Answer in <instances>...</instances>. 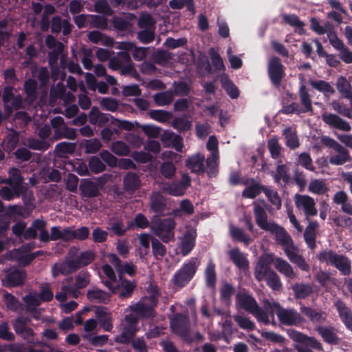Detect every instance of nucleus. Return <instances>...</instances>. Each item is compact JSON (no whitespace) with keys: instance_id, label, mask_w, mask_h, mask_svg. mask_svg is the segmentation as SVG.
Segmentation results:
<instances>
[{"instance_id":"obj_1","label":"nucleus","mask_w":352,"mask_h":352,"mask_svg":"<svg viewBox=\"0 0 352 352\" xmlns=\"http://www.w3.org/2000/svg\"><path fill=\"white\" fill-rule=\"evenodd\" d=\"M199 265L200 262L197 257L190 258L176 271L171 279L173 285L178 289L184 287L193 278Z\"/></svg>"},{"instance_id":"obj_2","label":"nucleus","mask_w":352,"mask_h":352,"mask_svg":"<svg viewBox=\"0 0 352 352\" xmlns=\"http://www.w3.org/2000/svg\"><path fill=\"white\" fill-rule=\"evenodd\" d=\"M138 317L134 313L124 316L122 333L118 336L116 341L123 344H129L139 330Z\"/></svg>"},{"instance_id":"obj_3","label":"nucleus","mask_w":352,"mask_h":352,"mask_svg":"<svg viewBox=\"0 0 352 352\" xmlns=\"http://www.w3.org/2000/svg\"><path fill=\"white\" fill-rule=\"evenodd\" d=\"M175 226L176 223L173 218L160 219L157 221L152 223L151 229L157 236L167 243L174 239Z\"/></svg>"},{"instance_id":"obj_4","label":"nucleus","mask_w":352,"mask_h":352,"mask_svg":"<svg viewBox=\"0 0 352 352\" xmlns=\"http://www.w3.org/2000/svg\"><path fill=\"white\" fill-rule=\"evenodd\" d=\"M267 74L272 85L278 88L285 76V67L280 58L273 56L267 64Z\"/></svg>"},{"instance_id":"obj_5","label":"nucleus","mask_w":352,"mask_h":352,"mask_svg":"<svg viewBox=\"0 0 352 352\" xmlns=\"http://www.w3.org/2000/svg\"><path fill=\"white\" fill-rule=\"evenodd\" d=\"M172 331L184 340H188L190 335L189 320L186 316L177 313L170 319Z\"/></svg>"},{"instance_id":"obj_6","label":"nucleus","mask_w":352,"mask_h":352,"mask_svg":"<svg viewBox=\"0 0 352 352\" xmlns=\"http://www.w3.org/2000/svg\"><path fill=\"white\" fill-rule=\"evenodd\" d=\"M109 261L116 269L120 280L124 279L125 274L129 276H134L137 272V267L132 262L122 263L120 258L116 254H109L108 255Z\"/></svg>"},{"instance_id":"obj_7","label":"nucleus","mask_w":352,"mask_h":352,"mask_svg":"<svg viewBox=\"0 0 352 352\" xmlns=\"http://www.w3.org/2000/svg\"><path fill=\"white\" fill-rule=\"evenodd\" d=\"M157 300L155 296H149L142 299L135 305L131 306L133 313H136L140 317L150 318L153 316L154 307L157 305Z\"/></svg>"},{"instance_id":"obj_8","label":"nucleus","mask_w":352,"mask_h":352,"mask_svg":"<svg viewBox=\"0 0 352 352\" xmlns=\"http://www.w3.org/2000/svg\"><path fill=\"white\" fill-rule=\"evenodd\" d=\"M276 315L279 322L286 326H298L305 321L300 314L294 309L280 308Z\"/></svg>"},{"instance_id":"obj_9","label":"nucleus","mask_w":352,"mask_h":352,"mask_svg":"<svg viewBox=\"0 0 352 352\" xmlns=\"http://www.w3.org/2000/svg\"><path fill=\"white\" fill-rule=\"evenodd\" d=\"M27 277L25 270L19 268H10L5 271L3 285L6 287H18L23 285Z\"/></svg>"},{"instance_id":"obj_10","label":"nucleus","mask_w":352,"mask_h":352,"mask_svg":"<svg viewBox=\"0 0 352 352\" xmlns=\"http://www.w3.org/2000/svg\"><path fill=\"white\" fill-rule=\"evenodd\" d=\"M294 201L296 208L302 209L307 220L311 217L317 215L318 210L316 208V202L311 197L306 195L296 194Z\"/></svg>"},{"instance_id":"obj_11","label":"nucleus","mask_w":352,"mask_h":352,"mask_svg":"<svg viewBox=\"0 0 352 352\" xmlns=\"http://www.w3.org/2000/svg\"><path fill=\"white\" fill-rule=\"evenodd\" d=\"M289 337L295 342H299L307 347H311L319 351H323L322 344L314 337H309L298 331L291 329L287 330Z\"/></svg>"},{"instance_id":"obj_12","label":"nucleus","mask_w":352,"mask_h":352,"mask_svg":"<svg viewBox=\"0 0 352 352\" xmlns=\"http://www.w3.org/2000/svg\"><path fill=\"white\" fill-rule=\"evenodd\" d=\"M149 199V208L153 212L157 214L159 216L166 214V212L168 210L167 199L161 192H153Z\"/></svg>"},{"instance_id":"obj_13","label":"nucleus","mask_w":352,"mask_h":352,"mask_svg":"<svg viewBox=\"0 0 352 352\" xmlns=\"http://www.w3.org/2000/svg\"><path fill=\"white\" fill-rule=\"evenodd\" d=\"M244 185L250 184L242 191V197L245 199H254L258 196L261 192L267 194V190L269 186L263 185L259 182L253 178L247 179Z\"/></svg>"},{"instance_id":"obj_14","label":"nucleus","mask_w":352,"mask_h":352,"mask_svg":"<svg viewBox=\"0 0 352 352\" xmlns=\"http://www.w3.org/2000/svg\"><path fill=\"white\" fill-rule=\"evenodd\" d=\"M334 307L338 316L346 329L352 332V310L347 306L345 302L341 299H337L334 302Z\"/></svg>"},{"instance_id":"obj_15","label":"nucleus","mask_w":352,"mask_h":352,"mask_svg":"<svg viewBox=\"0 0 352 352\" xmlns=\"http://www.w3.org/2000/svg\"><path fill=\"white\" fill-rule=\"evenodd\" d=\"M272 258L270 255L262 256L259 258L254 270V277L258 281L265 279L272 272L271 264Z\"/></svg>"},{"instance_id":"obj_16","label":"nucleus","mask_w":352,"mask_h":352,"mask_svg":"<svg viewBox=\"0 0 352 352\" xmlns=\"http://www.w3.org/2000/svg\"><path fill=\"white\" fill-rule=\"evenodd\" d=\"M102 184L95 182L91 179H81L79 185L80 195L87 198L97 197L100 195V189Z\"/></svg>"},{"instance_id":"obj_17","label":"nucleus","mask_w":352,"mask_h":352,"mask_svg":"<svg viewBox=\"0 0 352 352\" xmlns=\"http://www.w3.org/2000/svg\"><path fill=\"white\" fill-rule=\"evenodd\" d=\"M322 121L331 128H334L342 131H350L351 125L348 122L341 118L334 113H323L322 115Z\"/></svg>"},{"instance_id":"obj_18","label":"nucleus","mask_w":352,"mask_h":352,"mask_svg":"<svg viewBox=\"0 0 352 352\" xmlns=\"http://www.w3.org/2000/svg\"><path fill=\"white\" fill-rule=\"evenodd\" d=\"M258 303L255 298L246 292H239L236 295V305L250 314L257 306Z\"/></svg>"},{"instance_id":"obj_19","label":"nucleus","mask_w":352,"mask_h":352,"mask_svg":"<svg viewBox=\"0 0 352 352\" xmlns=\"http://www.w3.org/2000/svg\"><path fill=\"white\" fill-rule=\"evenodd\" d=\"M228 255L230 261L235 266L242 271H246L249 268V261L244 253L241 252L239 248H234L228 251Z\"/></svg>"},{"instance_id":"obj_20","label":"nucleus","mask_w":352,"mask_h":352,"mask_svg":"<svg viewBox=\"0 0 352 352\" xmlns=\"http://www.w3.org/2000/svg\"><path fill=\"white\" fill-rule=\"evenodd\" d=\"M97 322L105 331L111 332L113 329L111 313L107 311L105 307H98L95 311Z\"/></svg>"},{"instance_id":"obj_21","label":"nucleus","mask_w":352,"mask_h":352,"mask_svg":"<svg viewBox=\"0 0 352 352\" xmlns=\"http://www.w3.org/2000/svg\"><path fill=\"white\" fill-rule=\"evenodd\" d=\"M318 333L322 337L324 342L331 345H337L340 338L336 334V329L331 326H319L316 328Z\"/></svg>"},{"instance_id":"obj_22","label":"nucleus","mask_w":352,"mask_h":352,"mask_svg":"<svg viewBox=\"0 0 352 352\" xmlns=\"http://www.w3.org/2000/svg\"><path fill=\"white\" fill-rule=\"evenodd\" d=\"M267 231H270L271 233L274 234L275 240L282 247L287 245L289 243L291 244V242L293 241L291 236L285 229L276 223L272 224Z\"/></svg>"},{"instance_id":"obj_23","label":"nucleus","mask_w":352,"mask_h":352,"mask_svg":"<svg viewBox=\"0 0 352 352\" xmlns=\"http://www.w3.org/2000/svg\"><path fill=\"white\" fill-rule=\"evenodd\" d=\"M197 232L195 230H187L181 240V254L188 256L195 246Z\"/></svg>"},{"instance_id":"obj_24","label":"nucleus","mask_w":352,"mask_h":352,"mask_svg":"<svg viewBox=\"0 0 352 352\" xmlns=\"http://www.w3.org/2000/svg\"><path fill=\"white\" fill-rule=\"evenodd\" d=\"M78 270V266L72 260L65 261L60 264L56 263L52 267V274L54 277L60 274L69 275Z\"/></svg>"},{"instance_id":"obj_25","label":"nucleus","mask_w":352,"mask_h":352,"mask_svg":"<svg viewBox=\"0 0 352 352\" xmlns=\"http://www.w3.org/2000/svg\"><path fill=\"white\" fill-rule=\"evenodd\" d=\"M254 214L256 224L263 230L267 231L271 225L274 223V222H267V214L259 204H254Z\"/></svg>"},{"instance_id":"obj_26","label":"nucleus","mask_w":352,"mask_h":352,"mask_svg":"<svg viewBox=\"0 0 352 352\" xmlns=\"http://www.w3.org/2000/svg\"><path fill=\"white\" fill-rule=\"evenodd\" d=\"M204 160L205 157L203 155L197 154L188 157L186 160V166L188 168L191 170L192 173L200 175L205 172L204 164Z\"/></svg>"},{"instance_id":"obj_27","label":"nucleus","mask_w":352,"mask_h":352,"mask_svg":"<svg viewBox=\"0 0 352 352\" xmlns=\"http://www.w3.org/2000/svg\"><path fill=\"white\" fill-rule=\"evenodd\" d=\"M139 175L133 172L127 173L123 178V186L125 191L134 192L140 187Z\"/></svg>"},{"instance_id":"obj_28","label":"nucleus","mask_w":352,"mask_h":352,"mask_svg":"<svg viewBox=\"0 0 352 352\" xmlns=\"http://www.w3.org/2000/svg\"><path fill=\"white\" fill-rule=\"evenodd\" d=\"M335 151L337 154L331 156L329 160V162L331 165L341 166L346 162H351V159L349 152L342 145L335 150Z\"/></svg>"},{"instance_id":"obj_29","label":"nucleus","mask_w":352,"mask_h":352,"mask_svg":"<svg viewBox=\"0 0 352 352\" xmlns=\"http://www.w3.org/2000/svg\"><path fill=\"white\" fill-rule=\"evenodd\" d=\"M136 287V285L131 280L124 278L120 280V283L116 285L117 293L120 298L124 299L130 298Z\"/></svg>"},{"instance_id":"obj_30","label":"nucleus","mask_w":352,"mask_h":352,"mask_svg":"<svg viewBox=\"0 0 352 352\" xmlns=\"http://www.w3.org/2000/svg\"><path fill=\"white\" fill-rule=\"evenodd\" d=\"M87 298L89 301L97 303L107 304L111 300L110 294L99 289L88 290Z\"/></svg>"},{"instance_id":"obj_31","label":"nucleus","mask_w":352,"mask_h":352,"mask_svg":"<svg viewBox=\"0 0 352 352\" xmlns=\"http://www.w3.org/2000/svg\"><path fill=\"white\" fill-rule=\"evenodd\" d=\"M318 227L316 221H309L304 232V239L307 246L314 250L316 248V229Z\"/></svg>"},{"instance_id":"obj_32","label":"nucleus","mask_w":352,"mask_h":352,"mask_svg":"<svg viewBox=\"0 0 352 352\" xmlns=\"http://www.w3.org/2000/svg\"><path fill=\"white\" fill-rule=\"evenodd\" d=\"M8 175L13 182L12 188L16 190H20L26 193L27 188L23 185L24 179L21 175V170L17 168L12 167L9 170Z\"/></svg>"},{"instance_id":"obj_33","label":"nucleus","mask_w":352,"mask_h":352,"mask_svg":"<svg viewBox=\"0 0 352 352\" xmlns=\"http://www.w3.org/2000/svg\"><path fill=\"white\" fill-rule=\"evenodd\" d=\"M296 299H305L313 292V288L309 284L296 283L292 286Z\"/></svg>"},{"instance_id":"obj_34","label":"nucleus","mask_w":352,"mask_h":352,"mask_svg":"<svg viewBox=\"0 0 352 352\" xmlns=\"http://www.w3.org/2000/svg\"><path fill=\"white\" fill-rule=\"evenodd\" d=\"M300 102L303 106L302 112H312V101L308 90L305 85H302L299 88L298 91Z\"/></svg>"},{"instance_id":"obj_35","label":"nucleus","mask_w":352,"mask_h":352,"mask_svg":"<svg viewBox=\"0 0 352 352\" xmlns=\"http://www.w3.org/2000/svg\"><path fill=\"white\" fill-rule=\"evenodd\" d=\"M283 21L292 27H294L298 30L300 35L305 34L304 28L305 23L300 20L299 17L295 14H284L283 16Z\"/></svg>"},{"instance_id":"obj_36","label":"nucleus","mask_w":352,"mask_h":352,"mask_svg":"<svg viewBox=\"0 0 352 352\" xmlns=\"http://www.w3.org/2000/svg\"><path fill=\"white\" fill-rule=\"evenodd\" d=\"M274 267L281 274L289 278H294L295 274L290 264L280 258H276L274 261Z\"/></svg>"},{"instance_id":"obj_37","label":"nucleus","mask_w":352,"mask_h":352,"mask_svg":"<svg viewBox=\"0 0 352 352\" xmlns=\"http://www.w3.org/2000/svg\"><path fill=\"white\" fill-rule=\"evenodd\" d=\"M230 231L232 239L235 241L241 242L245 245H250L252 241V239L245 233L244 230L239 227L232 226L230 227Z\"/></svg>"},{"instance_id":"obj_38","label":"nucleus","mask_w":352,"mask_h":352,"mask_svg":"<svg viewBox=\"0 0 352 352\" xmlns=\"http://www.w3.org/2000/svg\"><path fill=\"white\" fill-rule=\"evenodd\" d=\"M300 309L313 323H322L326 319L325 317L322 316L320 312L317 311L313 308L302 305Z\"/></svg>"},{"instance_id":"obj_39","label":"nucleus","mask_w":352,"mask_h":352,"mask_svg":"<svg viewBox=\"0 0 352 352\" xmlns=\"http://www.w3.org/2000/svg\"><path fill=\"white\" fill-rule=\"evenodd\" d=\"M206 283L208 287L214 288L217 281V275L215 272V264L210 261L206 266L205 271Z\"/></svg>"},{"instance_id":"obj_40","label":"nucleus","mask_w":352,"mask_h":352,"mask_svg":"<svg viewBox=\"0 0 352 352\" xmlns=\"http://www.w3.org/2000/svg\"><path fill=\"white\" fill-rule=\"evenodd\" d=\"M235 293V288L227 282L224 283L220 289L221 301L229 305L231 303V298Z\"/></svg>"},{"instance_id":"obj_41","label":"nucleus","mask_w":352,"mask_h":352,"mask_svg":"<svg viewBox=\"0 0 352 352\" xmlns=\"http://www.w3.org/2000/svg\"><path fill=\"white\" fill-rule=\"evenodd\" d=\"M95 259V254L91 250H87L80 254L76 258L74 259L76 265L78 269L87 266Z\"/></svg>"},{"instance_id":"obj_42","label":"nucleus","mask_w":352,"mask_h":352,"mask_svg":"<svg viewBox=\"0 0 352 352\" xmlns=\"http://www.w3.org/2000/svg\"><path fill=\"white\" fill-rule=\"evenodd\" d=\"M333 266L341 272L343 275H349L351 272V263L349 259L343 255H338Z\"/></svg>"},{"instance_id":"obj_43","label":"nucleus","mask_w":352,"mask_h":352,"mask_svg":"<svg viewBox=\"0 0 352 352\" xmlns=\"http://www.w3.org/2000/svg\"><path fill=\"white\" fill-rule=\"evenodd\" d=\"M149 226V221L142 213L137 214L131 221L127 223V229L131 230L134 227L145 229Z\"/></svg>"},{"instance_id":"obj_44","label":"nucleus","mask_w":352,"mask_h":352,"mask_svg":"<svg viewBox=\"0 0 352 352\" xmlns=\"http://www.w3.org/2000/svg\"><path fill=\"white\" fill-rule=\"evenodd\" d=\"M153 100L157 106L168 105L173 102V94L171 91L159 92L153 96Z\"/></svg>"},{"instance_id":"obj_45","label":"nucleus","mask_w":352,"mask_h":352,"mask_svg":"<svg viewBox=\"0 0 352 352\" xmlns=\"http://www.w3.org/2000/svg\"><path fill=\"white\" fill-rule=\"evenodd\" d=\"M151 248L156 260H161L166 254V248L156 238H151Z\"/></svg>"},{"instance_id":"obj_46","label":"nucleus","mask_w":352,"mask_h":352,"mask_svg":"<svg viewBox=\"0 0 352 352\" xmlns=\"http://www.w3.org/2000/svg\"><path fill=\"white\" fill-rule=\"evenodd\" d=\"M283 135L285 138L286 145L292 149H295L299 146V142L297 135L292 130L291 127H287L283 131Z\"/></svg>"},{"instance_id":"obj_47","label":"nucleus","mask_w":352,"mask_h":352,"mask_svg":"<svg viewBox=\"0 0 352 352\" xmlns=\"http://www.w3.org/2000/svg\"><path fill=\"white\" fill-rule=\"evenodd\" d=\"M219 159V155L217 153H212V155L206 159V167H207V174L208 177H215L218 173V163L217 160Z\"/></svg>"},{"instance_id":"obj_48","label":"nucleus","mask_w":352,"mask_h":352,"mask_svg":"<svg viewBox=\"0 0 352 352\" xmlns=\"http://www.w3.org/2000/svg\"><path fill=\"white\" fill-rule=\"evenodd\" d=\"M34 226L38 230V232H39L38 238L40 241L43 243H49L51 241V235L46 229L47 221L43 219H41L40 221L34 223Z\"/></svg>"},{"instance_id":"obj_49","label":"nucleus","mask_w":352,"mask_h":352,"mask_svg":"<svg viewBox=\"0 0 352 352\" xmlns=\"http://www.w3.org/2000/svg\"><path fill=\"white\" fill-rule=\"evenodd\" d=\"M274 179L276 184H279L281 179L285 184L289 182L290 177L286 165L280 164L277 166L276 173L274 175Z\"/></svg>"},{"instance_id":"obj_50","label":"nucleus","mask_w":352,"mask_h":352,"mask_svg":"<svg viewBox=\"0 0 352 352\" xmlns=\"http://www.w3.org/2000/svg\"><path fill=\"white\" fill-rule=\"evenodd\" d=\"M310 84L313 88L324 94H333L335 93L333 87L327 81L322 80H311Z\"/></svg>"},{"instance_id":"obj_51","label":"nucleus","mask_w":352,"mask_h":352,"mask_svg":"<svg viewBox=\"0 0 352 352\" xmlns=\"http://www.w3.org/2000/svg\"><path fill=\"white\" fill-rule=\"evenodd\" d=\"M88 22H89L94 28L101 29L102 30L108 28V21L104 16L88 15Z\"/></svg>"},{"instance_id":"obj_52","label":"nucleus","mask_w":352,"mask_h":352,"mask_svg":"<svg viewBox=\"0 0 352 352\" xmlns=\"http://www.w3.org/2000/svg\"><path fill=\"white\" fill-rule=\"evenodd\" d=\"M28 146L33 150L45 151L50 148V144L47 140L31 138L28 140Z\"/></svg>"},{"instance_id":"obj_53","label":"nucleus","mask_w":352,"mask_h":352,"mask_svg":"<svg viewBox=\"0 0 352 352\" xmlns=\"http://www.w3.org/2000/svg\"><path fill=\"white\" fill-rule=\"evenodd\" d=\"M25 192L19 190H14L8 186H3L0 189V197L7 201H10L15 197H19L21 195H24Z\"/></svg>"},{"instance_id":"obj_54","label":"nucleus","mask_w":352,"mask_h":352,"mask_svg":"<svg viewBox=\"0 0 352 352\" xmlns=\"http://www.w3.org/2000/svg\"><path fill=\"white\" fill-rule=\"evenodd\" d=\"M88 166L91 173L98 174L105 170V164L97 156H92L89 160Z\"/></svg>"},{"instance_id":"obj_55","label":"nucleus","mask_w":352,"mask_h":352,"mask_svg":"<svg viewBox=\"0 0 352 352\" xmlns=\"http://www.w3.org/2000/svg\"><path fill=\"white\" fill-rule=\"evenodd\" d=\"M111 150L119 156H126L129 154V146L123 141H116L111 144Z\"/></svg>"},{"instance_id":"obj_56","label":"nucleus","mask_w":352,"mask_h":352,"mask_svg":"<svg viewBox=\"0 0 352 352\" xmlns=\"http://www.w3.org/2000/svg\"><path fill=\"white\" fill-rule=\"evenodd\" d=\"M234 319L239 327L243 329L252 331L256 329L254 322L248 317L237 315L234 316Z\"/></svg>"},{"instance_id":"obj_57","label":"nucleus","mask_w":352,"mask_h":352,"mask_svg":"<svg viewBox=\"0 0 352 352\" xmlns=\"http://www.w3.org/2000/svg\"><path fill=\"white\" fill-rule=\"evenodd\" d=\"M336 88L343 98L348 95L352 89L351 85L344 76H340L336 82Z\"/></svg>"},{"instance_id":"obj_58","label":"nucleus","mask_w":352,"mask_h":352,"mask_svg":"<svg viewBox=\"0 0 352 352\" xmlns=\"http://www.w3.org/2000/svg\"><path fill=\"white\" fill-rule=\"evenodd\" d=\"M309 190L317 195H324L327 191L325 183L322 180L314 179L309 185Z\"/></svg>"},{"instance_id":"obj_59","label":"nucleus","mask_w":352,"mask_h":352,"mask_svg":"<svg viewBox=\"0 0 352 352\" xmlns=\"http://www.w3.org/2000/svg\"><path fill=\"white\" fill-rule=\"evenodd\" d=\"M74 285L77 289L86 287L90 282V274L85 270L80 271L75 278Z\"/></svg>"},{"instance_id":"obj_60","label":"nucleus","mask_w":352,"mask_h":352,"mask_svg":"<svg viewBox=\"0 0 352 352\" xmlns=\"http://www.w3.org/2000/svg\"><path fill=\"white\" fill-rule=\"evenodd\" d=\"M222 87L231 98L235 99L239 97V90L231 80L226 78L222 80Z\"/></svg>"},{"instance_id":"obj_61","label":"nucleus","mask_w":352,"mask_h":352,"mask_svg":"<svg viewBox=\"0 0 352 352\" xmlns=\"http://www.w3.org/2000/svg\"><path fill=\"white\" fill-rule=\"evenodd\" d=\"M24 91L27 97L32 101L36 99L37 82L34 79H28L24 83Z\"/></svg>"},{"instance_id":"obj_62","label":"nucleus","mask_w":352,"mask_h":352,"mask_svg":"<svg viewBox=\"0 0 352 352\" xmlns=\"http://www.w3.org/2000/svg\"><path fill=\"white\" fill-rule=\"evenodd\" d=\"M209 55L212 60V64L215 67L216 70L224 71L226 69L222 58L213 47L210 49Z\"/></svg>"},{"instance_id":"obj_63","label":"nucleus","mask_w":352,"mask_h":352,"mask_svg":"<svg viewBox=\"0 0 352 352\" xmlns=\"http://www.w3.org/2000/svg\"><path fill=\"white\" fill-rule=\"evenodd\" d=\"M338 254L335 252L329 250H323L318 255V259L322 263H326L328 265H333Z\"/></svg>"},{"instance_id":"obj_64","label":"nucleus","mask_w":352,"mask_h":352,"mask_svg":"<svg viewBox=\"0 0 352 352\" xmlns=\"http://www.w3.org/2000/svg\"><path fill=\"white\" fill-rule=\"evenodd\" d=\"M176 168L172 162L166 161L160 165V173L166 179H172L175 174Z\"/></svg>"}]
</instances>
